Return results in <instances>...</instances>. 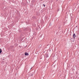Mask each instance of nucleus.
Masks as SVG:
<instances>
[{
    "mask_svg": "<svg viewBox=\"0 0 79 79\" xmlns=\"http://www.w3.org/2000/svg\"><path fill=\"white\" fill-rule=\"evenodd\" d=\"M76 35H75V33L73 35V38L74 39H75V37H76Z\"/></svg>",
    "mask_w": 79,
    "mask_h": 79,
    "instance_id": "obj_1",
    "label": "nucleus"
},
{
    "mask_svg": "<svg viewBox=\"0 0 79 79\" xmlns=\"http://www.w3.org/2000/svg\"><path fill=\"white\" fill-rule=\"evenodd\" d=\"M25 56H28L29 55V54L27 52H25Z\"/></svg>",
    "mask_w": 79,
    "mask_h": 79,
    "instance_id": "obj_2",
    "label": "nucleus"
},
{
    "mask_svg": "<svg viewBox=\"0 0 79 79\" xmlns=\"http://www.w3.org/2000/svg\"><path fill=\"white\" fill-rule=\"evenodd\" d=\"M41 47H42V45L41 44H40L39 45L38 47L39 48H41Z\"/></svg>",
    "mask_w": 79,
    "mask_h": 79,
    "instance_id": "obj_3",
    "label": "nucleus"
},
{
    "mask_svg": "<svg viewBox=\"0 0 79 79\" xmlns=\"http://www.w3.org/2000/svg\"><path fill=\"white\" fill-rule=\"evenodd\" d=\"M2 49L0 48V53H2V50H1Z\"/></svg>",
    "mask_w": 79,
    "mask_h": 79,
    "instance_id": "obj_4",
    "label": "nucleus"
},
{
    "mask_svg": "<svg viewBox=\"0 0 79 79\" xmlns=\"http://www.w3.org/2000/svg\"><path fill=\"white\" fill-rule=\"evenodd\" d=\"M43 6H44V7L45 6V4H44Z\"/></svg>",
    "mask_w": 79,
    "mask_h": 79,
    "instance_id": "obj_5",
    "label": "nucleus"
},
{
    "mask_svg": "<svg viewBox=\"0 0 79 79\" xmlns=\"http://www.w3.org/2000/svg\"><path fill=\"white\" fill-rule=\"evenodd\" d=\"M72 42H74V40H72Z\"/></svg>",
    "mask_w": 79,
    "mask_h": 79,
    "instance_id": "obj_6",
    "label": "nucleus"
},
{
    "mask_svg": "<svg viewBox=\"0 0 79 79\" xmlns=\"http://www.w3.org/2000/svg\"><path fill=\"white\" fill-rule=\"evenodd\" d=\"M31 76H32V74L31 75Z\"/></svg>",
    "mask_w": 79,
    "mask_h": 79,
    "instance_id": "obj_7",
    "label": "nucleus"
},
{
    "mask_svg": "<svg viewBox=\"0 0 79 79\" xmlns=\"http://www.w3.org/2000/svg\"><path fill=\"white\" fill-rule=\"evenodd\" d=\"M32 69V68L31 69Z\"/></svg>",
    "mask_w": 79,
    "mask_h": 79,
    "instance_id": "obj_8",
    "label": "nucleus"
},
{
    "mask_svg": "<svg viewBox=\"0 0 79 79\" xmlns=\"http://www.w3.org/2000/svg\"><path fill=\"white\" fill-rule=\"evenodd\" d=\"M71 39H73V38H71Z\"/></svg>",
    "mask_w": 79,
    "mask_h": 79,
    "instance_id": "obj_9",
    "label": "nucleus"
}]
</instances>
